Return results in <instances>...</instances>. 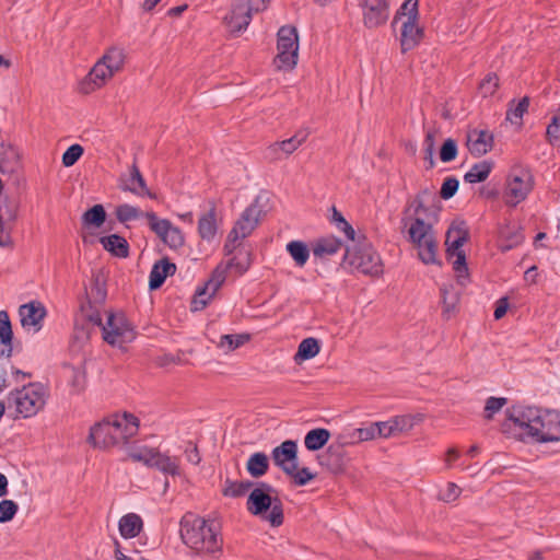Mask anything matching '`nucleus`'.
<instances>
[{
    "label": "nucleus",
    "instance_id": "obj_27",
    "mask_svg": "<svg viewBox=\"0 0 560 560\" xmlns=\"http://www.w3.org/2000/svg\"><path fill=\"white\" fill-rule=\"evenodd\" d=\"M176 266L167 259H162L153 265L150 272L149 287L152 290L160 288L168 276L174 275Z\"/></svg>",
    "mask_w": 560,
    "mask_h": 560
},
{
    "label": "nucleus",
    "instance_id": "obj_16",
    "mask_svg": "<svg viewBox=\"0 0 560 560\" xmlns=\"http://www.w3.org/2000/svg\"><path fill=\"white\" fill-rule=\"evenodd\" d=\"M149 228L170 248L177 249L185 243L180 229L167 219H161L156 214H149Z\"/></svg>",
    "mask_w": 560,
    "mask_h": 560
},
{
    "label": "nucleus",
    "instance_id": "obj_47",
    "mask_svg": "<svg viewBox=\"0 0 560 560\" xmlns=\"http://www.w3.org/2000/svg\"><path fill=\"white\" fill-rule=\"evenodd\" d=\"M460 492L462 489L456 483L447 482L445 487L438 492V499L446 503H452L458 499Z\"/></svg>",
    "mask_w": 560,
    "mask_h": 560
},
{
    "label": "nucleus",
    "instance_id": "obj_1",
    "mask_svg": "<svg viewBox=\"0 0 560 560\" xmlns=\"http://www.w3.org/2000/svg\"><path fill=\"white\" fill-rule=\"evenodd\" d=\"M503 429L523 442L560 441V412L535 406H513L508 410Z\"/></svg>",
    "mask_w": 560,
    "mask_h": 560
},
{
    "label": "nucleus",
    "instance_id": "obj_28",
    "mask_svg": "<svg viewBox=\"0 0 560 560\" xmlns=\"http://www.w3.org/2000/svg\"><path fill=\"white\" fill-rule=\"evenodd\" d=\"M341 248V242L335 236H325L314 242L312 252L317 258L324 259L335 255Z\"/></svg>",
    "mask_w": 560,
    "mask_h": 560
},
{
    "label": "nucleus",
    "instance_id": "obj_19",
    "mask_svg": "<svg viewBox=\"0 0 560 560\" xmlns=\"http://www.w3.org/2000/svg\"><path fill=\"white\" fill-rule=\"evenodd\" d=\"M272 460L284 474L295 470L298 464V444L292 440L282 442L271 453Z\"/></svg>",
    "mask_w": 560,
    "mask_h": 560
},
{
    "label": "nucleus",
    "instance_id": "obj_64",
    "mask_svg": "<svg viewBox=\"0 0 560 560\" xmlns=\"http://www.w3.org/2000/svg\"><path fill=\"white\" fill-rule=\"evenodd\" d=\"M186 9H187V4H183V5L171 8L167 13L171 16H177V15H180Z\"/></svg>",
    "mask_w": 560,
    "mask_h": 560
},
{
    "label": "nucleus",
    "instance_id": "obj_5",
    "mask_svg": "<svg viewBox=\"0 0 560 560\" xmlns=\"http://www.w3.org/2000/svg\"><path fill=\"white\" fill-rule=\"evenodd\" d=\"M392 27L405 54L420 43L419 0H405L394 15Z\"/></svg>",
    "mask_w": 560,
    "mask_h": 560
},
{
    "label": "nucleus",
    "instance_id": "obj_61",
    "mask_svg": "<svg viewBox=\"0 0 560 560\" xmlns=\"http://www.w3.org/2000/svg\"><path fill=\"white\" fill-rule=\"evenodd\" d=\"M459 457V452L456 448H450L444 458L445 468H451L453 462H455Z\"/></svg>",
    "mask_w": 560,
    "mask_h": 560
},
{
    "label": "nucleus",
    "instance_id": "obj_46",
    "mask_svg": "<svg viewBox=\"0 0 560 560\" xmlns=\"http://www.w3.org/2000/svg\"><path fill=\"white\" fill-rule=\"evenodd\" d=\"M451 258H455L453 261V268L457 275L460 284H465L468 278V269L466 266L465 253H452L447 254Z\"/></svg>",
    "mask_w": 560,
    "mask_h": 560
},
{
    "label": "nucleus",
    "instance_id": "obj_4",
    "mask_svg": "<svg viewBox=\"0 0 560 560\" xmlns=\"http://www.w3.org/2000/svg\"><path fill=\"white\" fill-rule=\"evenodd\" d=\"M225 264H220L213 271L211 278L205 284L203 288L197 291L192 302L191 310L197 312L203 310L211 298L221 288L226 278L228 270H232L236 275L245 273L252 265V252L249 248L240 245L234 250Z\"/></svg>",
    "mask_w": 560,
    "mask_h": 560
},
{
    "label": "nucleus",
    "instance_id": "obj_40",
    "mask_svg": "<svg viewBox=\"0 0 560 560\" xmlns=\"http://www.w3.org/2000/svg\"><path fill=\"white\" fill-rule=\"evenodd\" d=\"M528 97H523L517 103L512 102L506 112V120L513 125L520 126L522 124L524 114L528 110Z\"/></svg>",
    "mask_w": 560,
    "mask_h": 560
},
{
    "label": "nucleus",
    "instance_id": "obj_34",
    "mask_svg": "<svg viewBox=\"0 0 560 560\" xmlns=\"http://www.w3.org/2000/svg\"><path fill=\"white\" fill-rule=\"evenodd\" d=\"M493 167L491 161H481L474 164L469 171L465 174L464 179L469 184H477L486 180L490 175Z\"/></svg>",
    "mask_w": 560,
    "mask_h": 560
},
{
    "label": "nucleus",
    "instance_id": "obj_17",
    "mask_svg": "<svg viewBox=\"0 0 560 560\" xmlns=\"http://www.w3.org/2000/svg\"><path fill=\"white\" fill-rule=\"evenodd\" d=\"M401 233L416 246H420V201L412 200L404 211Z\"/></svg>",
    "mask_w": 560,
    "mask_h": 560
},
{
    "label": "nucleus",
    "instance_id": "obj_55",
    "mask_svg": "<svg viewBox=\"0 0 560 560\" xmlns=\"http://www.w3.org/2000/svg\"><path fill=\"white\" fill-rule=\"evenodd\" d=\"M106 299V290L98 282L95 281L89 291H86V300H91L92 303L103 304Z\"/></svg>",
    "mask_w": 560,
    "mask_h": 560
},
{
    "label": "nucleus",
    "instance_id": "obj_21",
    "mask_svg": "<svg viewBox=\"0 0 560 560\" xmlns=\"http://www.w3.org/2000/svg\"><path fill=\"white\" fill-rule=\"evenodd\" d=\"M307 133L296 132L293 137L270 144L266 150V156L277 161L288 158L296 151L306 140Z\"/></svg>",
    "mask_w": 560,
    "mask_h": 560
},
{
    "label": "nucleus",
    "instance_id": "obj_20",
    "mask_svg": "<svg viewBox=\"0 0 560 560\" xmlns=\"http://www.w3.org/2000/svg\"><path fill=\"white\" fill-rule=\"evenodd\" d=\"M388 2L387 0H363V22L364 25L373 28L386 22L388 19Z\"/></svg>",
    "mask_w": 560,
    "mask_h": 560
},
{
    "label": "nucleus",
    "instance_id": "obj_13",
    "mask_svg": "<svg viewBox=\"0 0 560 560\" xmlns=\"http://www.w3.org/2000/svg\"><path fill=\"white\" fill-rule=\"evenodd\" d=\"M343 265L351 271H358L368 276H378L383 272L380 255L370 245L347 248Z\"/></svg>",
    "mask_w": 560,
    "mask_h": 560
},
{
    "label": "nucleus",
    "instance_id": "obj_26",
    "mask_svg": "<svg viewBox=\"0 0 560 560\" xmlns=\"http://www.w3.org/2000/svg\"><path fill=\"white\" fill-rule=\"evenodd\" d=\"M119 534L125 539L137 537L143 529V521L136 513H127L118 522Z\"/></svg>",
    "mask_w": 560,
    "mask_h": 560
},
{
    "label": "nucleus",
    "instance_id": "obj_57",
    "mask_svg": "<svg viewBox=\"0 0 560 560\" xmlns=\"http://www.w3.org/2000/svg\"><path fill=\"white\" fill-rule=\"evenodd\" d=\"M185 457L188 463H191L192 465H198L201 462V456L198 452V448L196 445L189 444L185 448Z\"/></svg>",
    "mask_w": 560,
    "mask_h": 560
},
{
    "label": "nucleus",
    "instance_id": "obj_31",
    "mask_svg": "<svg viewBox=\"0 0 560 560\" xmlns=\"http://www.w3.org/2000/svg\"><path fill=\"white\" fill-rule=\"evenodd\" d=\"M217 230L215 211L212 208L200 217L198 221V233L203 241L212 242L215 237Z\"/></svg>",
    "mask_w": 560,
    "mask_h": 560
},
{
    "label": "nucleus",
    "instance_id": "obj_23",
    "mask_svg": "<svg viewBox=\"0 0 560 560\" xmlns=\"http://www.w3.org/2000/svg\"><path fill=\"white\" fill-rule=\"evenodd\" d=\"M119 187L121 190L129 191L138 197L155 198V195L147 187L145 180L136 164L130 167L128 175L120 177Z\"/></svg>",
    "mask_w": 560,
    "mask_h": 560
},
{
    "label": "nucleus",
    "instance_id": "obj_41",
    "mask_svg": "<svg viewBox=\"0 0 560 560\" xmlns=\"http://www.w3.org/2000/svg\"><path fill=\"white\" fill-rule=\"evenodd\" d=\"M106 220V212L102 205H95L82 215V222L85 226L100 228Z\"/></svg>",
    "mask_w": 560,
    "mask_h": 560
},
{
    "label": "nucleus",
    "instance_id": "obj_9",
    "mask_svg": "<svg viewBox=\"0 0 560 560\" xmlns=\"http://www.w3.org/2000/svg\"><path fill=\"white\" fill-rule=\"evenodd\" d=\"M261 217L260 198H257L242 212L240 219L230 231L223 247L224 255H231L242 245V241L248 237L257 228Z\"/></svg>",
    "mask_w": 560,
    "mask_h": 560
},
{
    "label": "nucleus",
    "instance_id": "obj_62",
    "mask_svg": "<svg viewBox=\"0 0 560 560\" xmlns=\"http://www.w3.org/2000/svg\"><path fill=\"white\" fill-rule=\"evenodd\" d=\"M139 555L137 552H132L131 555H126L120 550V548L117 546L115 549V558L117 560H137Z\"/></svg>",
    "mask_w": 560,
    "mask_h": 560
},
{
    "label": "nucleus",
    "instance_id": "obj_56",
    "mask_svg": "<svg viewBox=\"0 0 560 560\" xmlns=\"http://www.w3.org/2000/svg\"><path fill=\"white\" fill-rule=\"evenodd\" d=\"M506 404L505 398L490 397L487 399L485 411L486 417L490 419L492 415L499 411Z\"/></svg>",
    "mask_w": 560,
    "mask_h": 560
},
{
    "label": "nucleus",
    "instance_id": "obj_39",
    "mask_svg": "<svg viewBox=\"0 0 560 560\" xmlns=\"http://www.w3.org/2000/svg\"><path fill=\"white\" fill-rule=\"evenodd\" d=\"M249 340V336L245 334L238 335H222L220 337L217 347L221 349L224 353H229Z\"/></svg>",
    "mask_w": 560,
    "mask_h": 560
},
{
    "label": "nucleus",
    "instance_id": "obj_63",
    "mask_svg": "<svg viewBox=\"0 0 560 560\" xmlns=\"http://www.w3.org/2000/svg\"><path fill=\"white\" fill-rule=\"evenodd\" d=\"M162 0H144L142 9L147 12L152 11Z\"/></svg>",
    "mask_w": 560,
    "mask_h": 560
},
{
    "label": "nucleus",
    "instance_id": "obj_44",
    "mask_svg": "<svg viewBox=\"0 0 560 560\" xmlns=\"http://www.w3.org/2000/svg\"><path fill=\"white\" fill-rule=\"evenodd\" d=\"M13 331L9 315L5 311H0V342L5 347L12 346Z\"/></svg>",
    "mask_w": 560,
    "mask_h": 560
},
{
    "label": "nucleus",
    "instance_id": "obj_37",
    "mask_svg": "<svg viewBox=\"0 0 560 560\" xmlns=\"http://www.w3.org/2000/svg\"><path fill=\"white\" fill-rule=\"evenodd\" d=\"M467 241V233L465 230L458 226H452L446 234L445 245L447 247V254L452 253H464L462 250L463 245Z\"/></svg>",
    "mask_w": 560,
    "mask_h": 560
},
{
    "label": "nucleus",
    "instance_id": "obj_53",
    "mask_svg": "<svg viewBox=\"0 0 560 560\" xmlns=\"http://www.w3.org/2000/svg\"><path fill=\"white\" fill-rule=\"evenodd\" d=\"M287 475L293 478L298 486H305L315 478V474H313L308 468L303 467L299 469L298 464L295 465V470Z\"/></svg>",
    "mask_w": 560,
    "mask_h": 560
},
{
    "label": "nucleus",
    "instance_id": "obj_14",
    "mask_svg": "<svg viewBox=\"0 0 560 560\" xmlns=\"http://www.w3.org/2000/svg\"><path fill=\"white\" fill-rule=\"evenodd\" d=\"M47 389L39 383H32L12 394L15 410L24 418L37 415L46 405Z\"/></svg>",
    "mask_w": 560,
    "mask_h": 560
},
{
    "label": "nucleus",
    "instance_id": "obj_54",
    "mask_svg": "<svg viewBox=\"0 0 560 560\" xmlns=\"http://www.w3.org/2000/svg\"><path fill=\"white\" fill-rule=\"evenodd\" d=\"M457 145L453 139H447L440 150V159L442 162L447 163L456 159Z\"/></svg>",
    "mask_w": 560,
    "mask_h": 560
},
{
    "label": "nucleus",
    "instance_id": "obj_11",
    "mask_svg": "<svg viewBox=\"0 0 560 560\" xmlns=\"http://www.w3.org/2000/svg\"><path fill=\"white\" fill-rule=\"evenodd\" d=\"M105 319L100 326L102 338L113 347H122L135 340L136 331L121 312H104Z\"/></svg>",
    "mask_w": 560,
    "mask_h": 560
},
{
    "label": "nucleus",
    "instance_id": "obj_30",
    "mask_svg": "<svg viewBox=\"0 0 560 560\" xmlns=\"http://www.w3.org/2000/svg\"><path fill=\"white\" fill-rule=\"evenodd\" d=\"M102 304L92 303L91 300H85L80 306V318L91 324L92 326L100 327L103 325L105 315L102 313Z\"/></svg>",
    "mask_w": 560,
    "mask_h": 560
},
{
    "label": "nucleus",
    "instance_id": "obj_12",
    "mask_svg": "<svg viewBox=\"0 0 560 560\" xmlns=\"http://www.w3.org/2000/svg\"><path fill=\"white\" fill-rule=\"evenodd\" d=\"M277 54L273 65L279 71H292L299 60V37L296 28L282 26L277 34Z\"/></svg>",
    "mask_w": 560,
    "mask_h": 560
},
{
    "label": "nucleus",
    "instance_id": "obj_48",
    "mask_svg": "<svg viewBox=\"0 0 560 560\" xmlns=\"http://www.w3.org/2000/svg\"><path fill=\"white\" fill-rule=\"evenodd\" d=\"M83 148L80 144L70 145L66 152L62 154V164L66 167H70L74 165L79 159L83 155Z\"/></svg>",
    "mask_w": 560,
    "mask_h": 560
},
{
    "label": "nucleus",
    "instance_id": "obj_36",
    "mask_svg": "<svg viewBox=\"0 0 560 560\" xmlns=\"http://www.w3.org/2000/svg\"><path fill=\"white\" fill-rule=\"evenodd\" d=\"M269 467V460L265 453H254L246 463L248 474L254 478L264 476Z\"/></svg>",
    "mask_w": 560,
    "mask_h": 560
},
{
    "label": "nucleus",
    "instance_id": "obj_49",
    "mask_svg": "<svg viewBox=\"0 0 560 560\" xmlns=\"http://www.w3.org/2000/svg\"><path fill=\"white\" fill-rule=\"evenodd\" d=\"M499 86V79L494 73H489L479 84L480 93L485 96H491L494 94Z\"/></svg>",
    "mask_w": 560,
    "mask_h": 560
},
{
    "label": "nucleus",
    "instance_id": "obj_52",
    "mask_svg": "<svg viewBox=\"0 0 560 560\" xmlns=\"http://www.w3.org/2000/svg\"><path fill=\"white\" fill-rule=\"evenodd\" d=\"M547 141L555 145L560 142V116H553L546 130Z\"/></svg>",
    "mask_w": 560,
    "mask_h": 560
},
{
    "label": "nucleus",
    "instance_id": "obj_38",
    "mask_svg": "<svg viewBox=\"0 0 560 560\" xmlns=\"http://www.w3.org/2000/svg\"><path fill=\"white\" fill-rule=\"evenodd\" d=\"M290 254L298 267H303L310 258V249L302 241H291L287 244Z\"/></svg>",
    "mask_w": 560,
    "mask_h": 560
},
{
    "label": "nucleus",
    "instance_id": "obj_6",
    "mask_svg": "<svg viewBox=\"0 0 560 560\" xmlns=\"http://www.w3.org/2000/svg\"><path fill=\"white\" fill-rule=\"evenodd\" d=\"M272 491L271 486L265 482L259 483L249 493L246 508L250 514L260 516L271 526L278 527L283 523V510L281 502L271 497Z\"/></svg>",
    "mask_w": 560,
    "mask_h": 560
},
{
    "label": "nucleus",
    "instance_id": "obj_50",
    "mask_svg": "<svg viewBox=\"0 0 560 560\" xmlns=\"http://www.w3.org/2000/svg\"><path fill=\"white\" fill-rule=\"evenodd\" d=\"M459 187V182L456 177L450 176L446 177L442 184L440 196L444 200H448L457 192Z\"/></svg>",
    "mask_w": 560,
    "mask_h": 560
},
{
    "label": "nucleus",
    "instance_id": "obj_7",
    "mask_svg": "<svg viewBox=\"0 0 560 560\" xmlns=\"http://www.w3.org/2000/svg\"><path fill=\"white\" fill-rule=\"evenodd\" d=\"M125 61L126 51L124 48L118 46L107 48L88 74L89 91L104 86L116 73L124 69Z\"/></svg>",
    "mask_w": 560,
    "mask_h": 560
},
{
    "label": "nucleus",
    "instance_id": "obj_60",
    "mask_svg": "<svg viewBox=\"0 0 560 560\" xmlns=\"http://www.w3.org/2000/svg\"><path fill=\"white\" fill-rule=\"evenodd\" d=\"M508 301L506 299H501L499 300L498 304H497V307L494 310V318L495 319H500L502 318L505 314H506V311H508Z\"/></svg>",
    "mask_w": 560,
    "mask_h": 560
},
{
    "label": "nucleus",
    "instance_id": "obj_58",
    "mask_svg": "<svg viewBox=\"0 0 560 560\" xmlns=\"http://www.w3.org/2000/svg\"><path fill=\"white\" fill-rule=\"evenodd\" d=\"M523 241V235L518 232L514 233L511 241L508 242V243H502L500 245V248L502 252H508L510 249H512L514 246L521 244Z\"/></svg>",
    "mask_w": 560,
    "mask_h": 560
},
{
    "label": "nucleus",
    "instance_id": "obj_29",
    "mask_svg": "<svg viewBox=\"0 0 560 560\" xmlns=\"http://www.w3.org/2000/svg\"><path fill=\"white\" fill-rule=\"evenodd\" d=\"M438 252V242L434 234L431 231V228H424L422 223V262L423 264H435L438 262L436 258Z\"/></svg>",
    "mask_w": 560,
    "mask_h": 560
},
{
    "label": "nucleus",
    "instance_id": "obj_18",
    "mask_svg": "<svg viewBox=\"0 0 560 560\" xmlns=\"http://www.w3.org/2000/svg\"><path fill=\"white\" fill-rule=\"evenodd\" d=\"M19 316L22 327L35 334L43 327L46 310L39 302H30L20 306Z\"/></svg>",
    "mask_w": 560,
    "mask_h": 560
},
{
    "label": "nucleus",
    "instance_id": "obj_42",
    "mask_svg": "<svg viewBox=\"0 0 560 560\" xmlns=\"http://www.w3.org/2000/svg\"><path fill=\"white\" fill-rule=\"evenodd\" d=\"M355 435L359 441H371L378 438L383 439V424L382 421L372 422L366 427L355 430Z\"/></svg>",
    "mask_w": 560,
    "mask_h": 560
},
{
    "label": "nucleus",
    "instance_id": "obj_24",
    "mask_svg": "<svg viewBox=\"0 0 560 560\" xmlns=\"http://www.w3.org/2000/svg\"><path fill=\"white\" fill-rule=\"evenodd\" d=\"M418 422L416 415H399L392 417L383 424V439L398 436L409 432Z\"/></svg>",
    "mask_w": 560,
    "mask_h": 560
},
{
    "label": "nucleus",
    "instance_id": "obj_10",
    "mask_svg": "<svg viewBox=\"0 0 560 560\" xmlns=\"http://www.w3.org/2000/svg\"><path fill=\"white\" fill-rule=\"evenodd\" d=\"M270 0H234L231 10L224 16L223 23L231 34L238 35L244 32L254 13L267 9Z\"/></svg>",
    "mask_w": 560,
    "mask_h": 560
},
{
    "label": "nucleus",
    "instance_id": "obj_59",
    "mask_svg": "<svg viewBox=\"0 0 560 560\" xmlns=\"http://www.w3.org/2000/svg\"><path fill=\"white\" fill-rule=\"evenodd\" d=\"M336 228L340 232H343L348 240L354 241L355 232H354L353 228L346 220H343L340 224H337Z\"/></svg>",
    "mask_w": 560,
    "mask_h": 560
},
{
    "label": "nucleus",
    "instance_id": "obj_32",
    "mask_svg": "<svg viewBox=\"0 0 560 560\" xmlns=\"http://www.w3.org/2000/svg\"><path fill=\"white\" fill-rule=\"evenodd\" d=\"M320 351V343L316 338L308 337L303 339L298 351L294 354V362L300 364L304 361L315 358Z\"/></svg>",
    "mask_w": 560,
    "mask_h": 560
},
{
    "label": "nucleus",
    "instance_id": "obj_8",
    "mask_svg": "<svg viewBox=\"0 0 560 560\" xmlns=\"http://www.w3.org/2000/svg\"><path fill=\"white\" fill-rule=\"evenodd\" d=\"M128 456L133 462L144 464L147 467L155 468L164 476L184 477L185 472L180 458L168 453H162L149 446H137L129 451Z\"/></svg>",
    "mask_w": 560,
    "mask_h": 560
},
{
    "label": "nucleus",
    "instance_id": "obj_22",
    "mask_svg": "<svg viewBox=\"0 0 560 560\" xmlns=\"http://www.w3.org/2000/svg\"><path fill=\"white\" fill-rule=\"evenodd\" d=\"M493 135L487 129H472L467 133V148L476 158L490 152L493 148Z\"/></svg>",
    "mask_w": 560,
    "mask_h": 560
},
{
    "label": "nucleus",
    "instance_id": "obj_43",
    "mask_svg": "<svg viewBox=\"0 0 560 560\" xmlns=\"http://www.w3.org/2000/svg\"><path fill=\"white\" fill-rule=\"evenodd\" d=\"M250 486H252V483L248 481L245 482V481L225 480L223 488H222V493L224 497L240 498V497H243L248 491Z\"/></svg>",
    "mask_w": 560,
    "mask_h": 560
},
{
    "label": "nucleus",
    "instance_id": "obj_45",
    "mask_svg": "<svg viewBox=\"0 0 560 560\" xmlns=\"http://www.w3.org/2000/svg\"><path fill=\"white\" fill-rule=\"evenodd\" d=\"M68 378L74 392L79 393L85 385V371L81 366L67 368Z\"/></svg>",
    "mask_w": 560,
    "mask_h": 560
},
{
    "label": "nucleus",
    "instance_id": "obj_33",
    "mask_svg": "<svg viewBox=\"0 0 560 560\" xmlns=\"http://www.w3.org/2000/svg\"><path fill=\"white\" fill-rule=\"evenodd\" d=\"M100 242L106 250L117 257H127L129 254V245L122 236L112 234L101 237Z\"/></svg>",
    "mask_w": 560,
    "mask_h": 560
},
{
    "label": "nucleus",
    "instance_id": "obj_2",
    "mask_svg": "<svg viewBox=\"0 0 560 560\" xmlns=\"http://www.w3.org/2000/svg\"><path fill=\"white\" fill-rule=\"evenodd\" d=\"M179 525L180 538L194 553L214 559L221 556L223 537L215 521L187 513L182 517Z\"/></svg>",
    "mask_w": 560,
    "mask_h": 560
},
{
    "label": "nucleus",
    "instance_id": "obj_35",
    "mask_svg": "<svg viewBox=\"0 0 560 560\" xmlns=\"http://www.w3.org/2000/svg\"><path fill=\"white\" fill-rule=\"evenodd\" d=\"M330 439L327 429L318 428L308 431L304 438V445L308 451L320 450Z\"/></svg>",
    "mask_w": 560,
    "mask_h": 560
},
{
    "label": "nucleus",
    "instance_id": "obj_25",
    "mask_svg": "<svg viewBox=\"0 0 560 560\" xmlns=\"http://www.w3.org/2000/svg\"><path fill=\"white\" fill-rule=\"evenodd\" d=\"M149 214H156L154 211H143L141 208L130 205L120 203L115 208V217L119 223L128 224L129 222L147 219L149 221Z\"/></svg>",
    "mask_w": 560,
    "mask_h": 560
},
{
    "label": "nucleus",
    "instance_id": "obj_3",
    "mask_svg": "<svg viewBox=\"0 0 560 560\" xmlns=\"http://www.w3.org/2000/svg\"><path fill=\"white\" fill-rule=\"evenodd\" d=\"M139 427L140 421L133 413L117 412L91 427L88 441L103 450L122 446L138 434Z\"/></svg>",
    "mask_w": 560,
    "mask_h": 560
},
{
    "label": "nucleus",
    "instance_id": "obj_15",
    "mask_svg": "<svg viewBox=\"0 0 560 560\" xmlns=\"http://www.w3.org/2000/svg\"><path fill=\"white\" fill-rule=\"evenodd\" d=\"M533 175L524 167H513L505 180L504 201L510 207H516L524 201L533 189Z\"/></svg>",
    "mask_w": 560,
    "mask_h": 560
},
{
    "label": "nucleus",
    "instance_id": "obj_51",
    "mask_svg": "<svg viewBox=\"0 0 560 560\" xmlns=\"http://www.w3.org/2000/svg\"><path fill=\"white\" fill-rule=\"evenodd\" d=\"M19 510L18 504L12 500H2L0 502V523L11 521Z\"/></svg>",
    "mask_w": 560,
    "mask_h": 560
}]
</instances>
